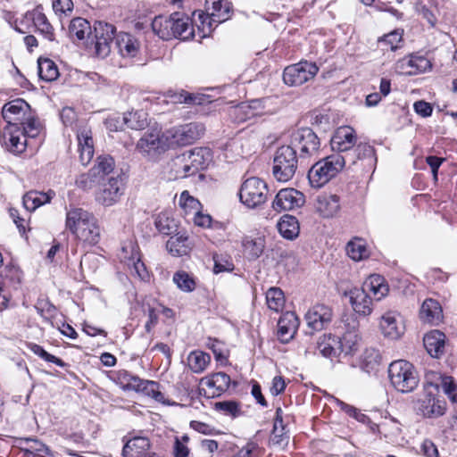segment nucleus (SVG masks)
<instances>
[{
	"instance_id": "a19ab883",
	"label": "nucleus",
	"mask_w": 457,
	"mask_h": 457,
	"mask_svg": "<svg viewBox=\"0 0 457 457\" xmlns=\"http://www.w3.org/2000/svg\"><path fill=\"white\" fill-rule=\"evenodd\" d=\"M172 22V14L169 16L159 15L152 21V29L160 38L170 40L173 38Z\"/></svg>"
},
{
	"instance_id": "e433bc0d",
	"label": "nucleus",
	"mask_w": 457,
	"mask_h": 457,
	"mask_svg": "<svg viewBox=\"0 0 457 457\" xmlns=\"http://www.w3.org/2000/svg\"><path fill=\"white\" fill-rule=\"evenodd\" d=\"M420 318L424 321L431 324H437L442 320V308L439 303L433 299H427L423 302Z\"/></svg>"
},
{
	"instance_id": "0eeeda50",
	"label": "nucleus",
	"mask_w": 457,
	"mask_h": 457,
	"mask_svg": "<svg viewBox=\"0 0 457 457\" xmlns=\"http://www.w3.org/2000/svg\"><path fill=\"white\" fill-rule=\"evenodd\" d=\"M101 183L96 193V201L104 206L116 204L125 190V177L121 171L115 172L111 177L101 178Z\"/></svg>"
},
{
	"instance_id": "a211bd4d",
	"label": "nucleus",
	"mask_w": 457,
	"mask_h": 457,
	"mask_svg": "<svg viewBox=\"0 0 457 457\" xmlns=\"http://www.w3.org/2000/svg\"><path fill=\"white\" fill-rule=\"evenodd\" d=\"M379 328L384 337L390 339H398L404 332L400 315L394 311H388L381 316Z\"/></svg>"
},
{
	"instance_id": "9d476101",
	"label": "nucleus",
	"mask_w": 457,
	"mask_h": 457,
	"mask_svg": "<svg viewBox=\"0 0 457 457\" xmlns=\"http://www.w3.org/2000/svg\"><path fill=\"white\" fill-rule=\"evenodd\" d=\"M357 142V136L353 128L349 126H344L338 128L331 140L330 145L336 154H341L342 155L353 156L355 160L354 154L352 153L353 148L355 146Z\"/></svg>"
},
{
	"instance_id": "de8ad7c7",
	"label": "nucleus",
	"mask_w": 457,
	"mask_h": 457,
	"mask_svg": "<svg viewBox=\"0 0 457 457\" xmlns=\"http://www.w3.org/2000/svg\"><path fill=\"white\" fill-rule=\"evenodd\" d=\"M154 225L160 233L167 236L178 229L177 221L167 212H161L156 216Z\"/></svg>"
},
{
	"instance_id": "ddd939ff",
	"label": "nucleus",
	"mask_w": 457,
	"mask_h": 457,
	"mask_svg": "<svg viewBox=\"0 0 457 457\" xmlns=\"http://www.w3.org/2000/svg\"><path fill=\"white\" fill-rule=\"evenodd\" d=\"M203 390L208 397H217L226 392L230 385L237 386L236 381H231L230 377L225 372H216L203 378L200 381Z\"/></svg>"
},
{
	"instance_id": "6ab92c4d",
	"label": "nucleus",
	"mask_w": 457,
	"mask_h": 457,
	"mask_svg": "<svg viewBox=\"0 0 457 457\" xmlns=\"http://www.w3.org/2000/svg\"><path fill=\"white\" fill-rule=\"evenodd\" d=\"M346 295L353 311L361 316H369L373 311V299L361 287L351 289Z\"/></svg>"
},
{
	"instance_id": "2eb2a0df",
	"label": "nucleus",
	"mask_w": 457,
	"mask_h": 457,
	"mask_svg": "<svg viewBox=\"0 0 457 457\" xmlns=\"http://www.w3.org/2000/svg\"><path fill=\"white\" fill-rule=\"evenodd\" d=\"M431 69V62L423 56L411 54L396 62L395 70L397 73L412 76L426 72Z\"/></svg>"
},
{
	"instance_id": "412c9836",
	"label": "nucleus",
	"mask_w": 457,
	"mask_h": 457,
	"mask_svg": "<svg viewBox=\"0 0 457 457\" xmlns=\"http://www.w3.org/2000/svg\"><path fill=\"white\" fill-rule=\"evenodd\" d=\"M122 253L123 262L128 267L133 270L141 279H145L148 277V272L145 263L141 261L137 246L132 244L123 246Z\"/></svg>"
},
{
	"instance_id": "f704fd0d",
	"label": "nucleus",
	"mask_w": 457,
	"mask_h": 457,
	"mask_svg": "<svg viewBox=\"0 0 457 457\" xmlns=\"http://www.w3.org/2000/svg\"><path fill=\"white\" fill-rule=\"evenodd\" d=\"M277 227L279 234L287 240H294L299 236L300 223L293 215H283L277 223Z\"/></svg>"
},
{
	"instance_id": "4be33fe9",
	"label": "nucleus",
	"mask_w": 457,
	"mask_h": 457,
	"mask_svg": "<svg viewBox=\"0 0 457 457\" xmlns=\"http://www.w3.org/2000/svg\"><path fill=\"white\" fill-rule=\"evenodd\" d=\"M246 175L248 177L242 183L238 196L245 207L254 209L257 206V178L252 175L250 170Z\"/></svg>"
},
{
	"instance_id": "72a5a7b5",
	"label": "nucleus",
	"mask_w": 457,
	"mask_h": 457,
	"mask_svg": "<svg viewBox=\"0 0 457 457\" xmlns=\"http://www.w3.org/2000/svg\"><path fill=\"white\" fill-rule=\"evenodd\" d=\"M185 154L195 173L205 169L212 161V152L206 147H197L186 152Z\"/></svg>"
},
{
	"instance_id": "79ce46f5",
	"label": "nucleus",
	"mask_w": 457,
	"mask_h": 457,
	"mask_svg": "<svg viewBox=\"0 0 457 457\" xmlns=\"http://www.w3.org/2000/svg\"><path fill=\"white\" fill-rule=\"evenodd\" d=\"M170 169L174 173L175 179H185L196 174L191 164L187 162V156L185 153L171 160Z\"/></svg>"
},
{
	"instance_id": "052dcab7",
	"label": "nucleus",
	"mask_w": 457,
	"mask_h": 457,
	"mask_svg": "<svg viewBox=\"0 0 457 457\" xmlns=\"http://www.w3.org/2000/svg\"><path fill=\"white\" fill-rule=\"evenodd\" d=\"M177 287L184 292H192L195 288L194 278L186 271H177L173 276Z\"/></svg>"
},
{
	"instance_id": "8fccbe9b",
	"label": "nucleus",
	"mask_w": 457,
	"mask_h": 457,
	"mask_svg": "<svg viewBox=\"0 0 457 457\" xmlns=\"http://www.w3.org/2000/svg\"><path fill=\"white\" fill-rule=\"evenodd\" d=\"M438 379L440 380V384H438L436 382H427L426 390L434 388L436 391H438V388L441 386L445 394L446 395H448V397L453 402H455L456 401V395H455L456 386H455L453 378L438 376Z\"/></svg>"
},
{
	"instance_id": "58836bf2",
	"label": "nucleus",
	"mask_w": 457,
	"mask_h": 457,
	"mask_svg": "<svg viewBox=\"0 0 457 457\" xmlns=\"http://www.w3.org/2000/svg\"><path fill=\"white\" fill-rule=\"evenodd\" d=\"M337 404L340 407V409L345 411L347 415L353 418L362 425L370 426V428H378L381 426H389V424L384 422V423H376L373 421L375 416H377V413H373V417L368 416L365 413H362L361 411L357 410L353 406H351L342 401H337Z\"/></svg>"
},
{
	"instance_id": "4d7b16f0",
	"label": "nucleus",
	"mask_w": 457,
	"mask_h": 457,
	"mask_svg": "<svg viewBox=\"0 0 457 457\" xmlns=\"http://www.w3.org/2000/svg\"><path fill=\"white\" fill-rule=\"evenodd\" d=\"M22 271L19 267L11 265L4 268L3 284L17 289L21 283Z\"/></svg>"
},
{
	"instance_id": "13d9d810",
	"label": "nucleus",
	"mask_w": 457,
	"mask_h": 457,
	"mask_svg": "<svg viewBox=\"0 0 457 457\" xmlns=\"http://www.w3.org/2000/svg\"><path fill=\"white\" fill-rule=\"evenodd\" d=\"M380 361V356L378 351L370 349L366 350L361 357V368L367 373L377 370Z\"/></svg>"
},
{
	"instance_id": "cd10ccee",
	"label": "nucleus",
	"mask_w": 457,
	"mask_h": 457,
	"mask_svg": "<svg viewBox=\"0 0 457 457\" xmlns=\"http://www.w3.org/2000/svg\"><path fill=\"white\" fill-rule=\"evenodd\" d=\"M340 197L337 195L318 196L316 210L323 218H332L340 211Z\"/></svg>"
},
{
	"instance_id": "0e129e2a",
	"label": "nucleus",
	"mask_w": 457,
	"mask_h": 457,
	"mask_svg": "<svg viewBox=\"0 0 457 457\" xmlns=\"http://www.w3.org/2000/svg\"><path fill=\"white\" fill-rule=\"evenodd\" d=\"M30 350L35 354H37V356H39L40 358L44 359L45 361H46L48 362H53V363L56 364L57 366L62 367V368L67 366V364L62 360L47 353L42 346H40L38 345H36V344L31 345Z\"/></svg>"
},
{
	"instance_id": "aec40b11",
	"label": "nucleus",
	"mask_w": 457,
	"mask_h": 457,
	"mask_svg": "<svg viewBox=\"0 0 457 457\" xmlns=\"http://www.w3.org/2000/svg\"><path fill=\"white\" fill-rule=\"evenodd\" d=\"M299 320L295 312H287L278 320V337L283 344L294 338L299 327Z\"/></svg>"
},
{
	"instance_id": "09e8293b",
	"label": "nucleus",
	"mask_w": 457,
	"mask_h": 457,
	"mask_svg": "<svg viewBox=\"0 0 457 457\" xmlns=\"http://www.w3.org/2000/svg\"><path fill=\"white\" fill-rule=\"evenodd\" d=\"M21 132L30 138H35L41 133L43 127L33 112L20 124Z\"/></svg>"
},
{
	"instance_id": "c9c22d12",
	"label": "nucleus",
	"mask_w": 457,
	"mask_h": 457,
	"mask_svg": "<svg viewBox=\"0 0 457 457\" xmlns=\"http://www.w3.org/2000/svg\"><path fill=\"white\" fill-rule=\"evenodd\" d=\"M54 195V192L52 190L46 193L29 191L22 198L23 206L27 211L33 212L41 205L49 203Z\"/></svg>"
},
{
	"instance_id": "338daca9",
	"label": "nucleus",
	"mask_w": 457,
	"mask_h": 457,
	"mask_svg": "<svg viewBox=\"0 0 457 457\" xmlns=\"http://www.w3.org/2000/svg\"><path fill=\"white\" fill-rule=\"evenodd\" d=\"M22 441L28 445V447L25 450L30 453H37L39 454H49L50 453L49 448L37 438L27 437L22 439Z\"/></svg>"
},
{
	"instance_id": "20e7f679",
	"label": "nucleus",
	"mask_w": 457,
	"mask_h": 457,
	"mask_svg": "<svg viewBox=\"0 0 457 457\" xmlns=\"http://www.w3.org/2000/svg\"><path fill=\"white\" fill-rule=\"evenodd\" d=\"M388 377L391 385L401 393H410L419 384L415 368L411 362L404 360H397L390 363Z\"/></svg>"
},
{
	"instance_id": "c756f323",
	"label": "nucleus",
	"mask_w": 457,
	"mask_h": 457,
	"mask_svg": "<svg viewBox=\"0 0 457 457\" xmlns=\"http://www.w3.org/2000/svg\"><path fill=\"white\" fill-rule=\"evenodd\" d=\"M423 343L430 356L439 358L445 352V335L439 330H432L425 335Z\"/></svg>"
},
{
	"instance_id": "f257e3e1",
	"label": "nucleus",
	"mask_w": 457,
	"mask_h": 457,
	"mask_svg": "<svg viewBox=\"0 0 457 457\" xmlns=\"http://www.w3.org/2000/svg\"><path fill=\"white\" fill-rule=\"evenodd\" d=\"M66 228L80 242L96 245L101 239V228L95 215L83 208H71L66 212Z\"/></svg>"
},
{
	"instance_id": "1a4fd4ad",
	"label": "nucleus",
	"mask_w": 457,
	"mask_h": 457,
	"mask_svg": "<svg viewBox=\"0 0 457 457\" xmlns=\"http://www.w3.org/2000/svg\"><path fill=\"white\" fill-rule=\"evenodd\" d=\"M114 25L97 21L94 24L96 54L101 58L106 57L111 52V46L115 37Z\"/></svg>"
},
{
	"instance_id": "393cba45",
	"label": "nucleus",
	"mask_w": 457,
	"mask_h": 457,
	"mask_svg": "<svg viewBox=\"0 0 457 457\" xmlns=\"http://www.w3.org/2000/svg\"><path fill=\"white\" fill-rule=\"evenodd\" d=\"M4 139L7 148L12 153L20 154L26 149L27 137L20 127L7 126L4 132Z\"/></svg>"
},
{
	"instance_id": "423d86ee",
	"label": "nucleus",
	"mask_w": 457,
	"mask_h": 457,
	"mask_svg": "<svg viewBox=\"0 0 457 457\" xmlns=\"http://www.w3.org/2000/svg\"><path fill=\"white\" fill-rule=\"evenodd\" d=\"M299 156L295 149L288 145L278 147L274 154L272 174L279 182H287L293 179L297 170Z\"/></svg>"
},
{
	"instance_id": "69168bd1",
	"label": "nucleus",
	"mask_w": 457,
	"mask_h": 457,
	"mask_svg": "<svg viewBox=\"0 0 457 457\" xmlns=\"http://www.w3.org/2000/svg\"><path fill=\"white\" fill-rule=\"evenodd\" d=\"M403 34L399 30H394L385 35L379 42L389 48L392 51H395L400 47L399 44L402 42Z\"/></svg>"
},
{
	"instance_id": "dca6fc26",
	"label": "nucleus",
	"mask_w": 457,
	"mask_h": 457,
	"mask_svg": "<svg viewBox=\"0 0 457 457\" xmlns=\"http://www.w3.org/2000/svg\"><path fill=\"white\" fill-rule=\"evenodd\" d=\"M212 12L211 13H200L199 20L203 25V30L204 31V26L207 24L209 30L212 27V23H221L226 21L230 17L231 4L228 0H215L212 1Z\"/></svg>"
},
{
	"instance_id": "e2e57ef3",
	"label": "nucleus",
	"mask_w": 457,
	"mask_h": 457,
	"mask_svg": "<svg viewBox=\"0 0 457 457\" xmlns=\"http://www.w3.org/2000/svg\"><path fill=\"white\" fill-rule=\"evenodd\" d=\"M96 176V171L91 169L88 172L80 174L77 178L76 185L83 190H89L95 187Z\"/></svg>"
},
{
	"instance_id": "2f4dec72",
	"label": "nucleus",
	"mask_w": 457,
	"mask_h": 457,
	"mask_svg": "<svg viewBox=\"0 0 457 457\" xmlns=\"http://www.w3.org/2000/svg\"><path fill=\"white\" fill-rule=\"evenodd\" d=\"M428 391L426 398L421 401L419 411L427 418H435L444 414L445 402L433 396L432 391Z\"/></svg>"
},
{
	"instance_id": "bb28decb",
	"label": "nucleus",
	"mask_w": 457,
	"mask_h": 457,
	"mask_svg": "<svg viewBox=\"0 0 457 457\" xmlns=\"http://www.w3.org/2000/svg\"><path fill=\"white\" fill-rule=\"evenodd\" d=\"M25 18L33 22L37 30L43 35L45 38L49 41L54 39V29L39 7H37L31 12H28Z\"/></svg>"
},
{
	"instance_id": "39448f33",
	"label": "nucleus",
	"mask_w": 457,
	"mask_h": 457,
	"mask_svg": "<svg viewBox=\"0 0 457 457\" xmlns=\"http://www.w3.org/2000/svg\"><path fill=\"white\" fill-rule=\"evenodd\" d=\"M299 153L300 162L316 157L320 150V139L310 128H301L291 134L290 145Z\"/></svg>"
},
{
	"instance_id": "c03bdc74",
	"label": "nucleus",
	"mask_w": 457,
	"mask_h": 457,
	"mask_svg": "<svg viewBox=\"0 0 457 457\" xmlns=\"http://www.w3.org/2000/svg\"><path fill=\"white\" fill-rule=\"evenodd\" d=\"M169 97L173 104H184L187 105L203 104L205 101L204 96L189 93L181 89L180 91H170Z\"/></svg>"
},
{
	"instance_id": "3c124183",
	"label": "nucleus",
	"mask_w": 457,
	"mask_h": 457,
	"mask_svg": "<svg viewBox=\"0 0 457 457\" xmlns=\"http://www.w3.org/2000/svg\"><path fill=\"white\" fill-rule=\"evenodd\" d=\"M352 153L354 154L356 162L358 160L364 161L369 166L376 162L375 150L367 143L356 144Z\"/></svg>"
},
{
	"instance_id": "774afa93",
	"label": "nucleus",
	"mask_w": 457,
	"mask_h": 457,
	"mask_svg": "<svg viewBox=\"0 0 457 457\" xmlns=\"http://www.w3.org/2000/svg\"><path fill=\"white\" fill-rule=\"evenodd\" d=\"M232 112L239 121H245L250 117L255 115L254 109L246 103H242L239 105L234 107Z\"/></svg>"
},
{
	"instance_id": "49530a36",
	"label": "nucleus",
	"mask_w": 457,
	"mask_h": 457,
	"mask_svg": "<svg viewBox=\"0 0 457 457\" xmlns=\"http://www.w3.org/2000/svg\"><path fill=\"white\" fill-rule=\"evenodd\" d=\"M210 355L202 351H194L187 357L188 367L195 373L203 372L210 363Z\"/></svg>"
},
{
	"instance_id": "37998d69",
	"label": "nucleus",
	"mask_w": 457,
	"mask_h": 457,
	"mask_svg": "<svg viewBox=\"0 0 457 457\" xmlns=\"http://www.w3.org/2000/svg\"><path fill=\"white\" fill-rule=\"evenodd\" d=\"M91 34L90 23L83 18L71 20L69 25V37L71 40H84Z\"/></svg>"
},
{
	"instance_id": "f03ea898",
	"label": "nucleus",
	"mask_w": 457,
	"mask_h": 457,
	"mask_svg": "<svg viewBox=\"0 0 457 457\" xmlns=\"http://www.w3.org/2000/svg\"><path fill=\"white\" fill-rule=\"evenodd\" d=\"M355 164L353 156L333 154L317 162L309 170L308 179L312 187L320 188L334 178L346 165Z\"/></svg>"
},
{
	"instance_id": "7c9ffc66",
	"label": "nucleus",
	"mask_w": 457,
	"mask_h": 457,
	"mask_svg": "<svg viewBox=\"0 0 457 457\" xmlns=\"http://www.w3.org/2000/svg\"><path fill=\"white\" fill-rule=\"evenodd\" d=\"M116 46L119 53L123 57H135L138 52L140 44L138 40L129 33H120L116 37Z\"/></svg>"
},
{
	"instance_id": "680f3d73",
	"label": "nucleus",
	"mask_w": 457,
	"mask_h": 457,
	"mask_svg": "<svg viewBox=\"0 0 457 457\" xmlns=\"http://www.w3.org/2000/svg\"><path fill=\"white\" fill-rule=\"evenodd\" d=\"M179 206L185 211L186 213L194 212H196L201 204L200 202L189 195L188 191H183L179 199Z\"/></svg>"
},
{
	"instance_id": "4c0bfd02",
	"label": "nucleus",
	"mask_w": 457,
	"mask_h": 457,
	"mask_svg": "<svg viewBox=\"0 0 457 457\" xmlns=\"http://www.w3.org/2000/svg\"><path fill=\"white\" fill-rule=\"evenodd\" d=\"M167 250L174 256L187 255L191 248L188 237L183 233H177L170 237L166 244Z\"/></svg>"
},
{
	"instance_id": "bf43d9fd",
	"label": "nucleus",
	"mask_w": 457,
	"mask_h": 457,
	"mask_svg": "<svg viewBox=\"0 0 457 457\" xmlns=\"http://www.w3.org/2000/svg\"><path fill=\"white\" fill-rule=\"evenodd\" d=\"M114 159L112 156L105 155L98 157L97 164L92 170L96 171V175L102 172V178H107L112 176L111 173H114Z\"/></svg>"
},
{
	"instance_id": "473e14b6",
	"label": "nucleus",
	"mask_w": 457,
	"mask_h": 457,
	"mask_svg": "<svg viewBox=\"0 0 457 457\" xmlns=\"http://www.w3.org/2000/svg\"><path fill=\"white\" fill-rule=\"evenodd\" d=\"M339 343V337L331 334H325L319 338L317 350L322 356L333 360L340 355Z\"/></svg>"
},
{
	"instance_id": "7ed1b4c3",
	"label": "nucleus",
	"mask_w": 457,
	"mask_h": 457,
	"mask_svg": "<svg viewBox=\"0 0 457 457\" xmlns=\"http://www.w3.org/2000/svg\"><path fill=\"white\" fill-rule=\"evenodd\" d=\"M117 379L124 389L142 392L144 395L164 405H178L176 402L165 397L161 385L156 381L142 379L127 370L118 371Z\"/></svg>"
},
{
	"instance_id": "9b49d317",
	"label": "nucleus",
	"mask_w": 457,
	"mask_h": 457,
	"mask_svg": "<svg viewBox=\"0 0 457 457\" xmlns=\"http://www.w3.org/2000/svg\"><path fill=\"white\" fill-rule=\"evenodd\" d=\"M307 327L312 332L320 331L327 328L333 318V311L329 305L316 303L305 313Z\"/></svg>"
},
{
	"instance_id": "a18cd8bd",
	"label": "nucleus",
	"mask_w": 457,
	"mask_h": 457,
	"mask_svg": "<svg viewBox=\"0 0 457 457\" xmlns=\"http://www.w3.org/2000/svg\"><path fill=\"white\" fill-rule=\"evenodd\" d=\"M37 68L39 78L45 81H54L59 76L56 64L50 59L39 58L37 61Z\"/></svg>"
},
{
	"instance_id": "f3484780",
	"label": "nucleus",
	"mask_w": 457,
	"mask_h": 457,
	"mask_svg": "<svg viewBox=\"0 0 457 457\" xmlns=\"http://www.w3.org/2000/svg\"><path fill=\"white\" fill-rule=\"evenodd\" d=\"M202 123L191 122L175 128L172 130L174 143L179 145H187L199 139L204 133Z\"/></svg>"
},
{
	"instance_id": "a878e982",
	"label": "nucleus",
	"mask_w": 457,
	"mask_h": 457,
	"mask_svg": "<svg viewBox=\"0 0 457 457\" xmlns=\"http://www.w3.org/2000/svg\"><path fill=\"white\" fill-rule=\"evenodd\" d=\"M375 301H380L388 294V286L385 278L378 274L370 275L361 287Z\"/></svg>"
},
{
	"instance_id": "6e6d98bb",
	"label": "nucleus",
	"mask_w": 457,
	"mask_h": 457,
	"mask_svg": "<svg viewBox=\"0 0 457 457\" xmlns=\"http://www.w3.org/2000/svg\"><path fill=\"white\" fill-rule=\"evenodd\" d=\"M124 124L131 129H143L147 125L146 113L140 112H130L123 114Z\"/></svg>"
},
{
	"instance_id": "6e6552de",
	"label": "nucleus",
	"mask_w": 457,
	"mask_h": 457,
	"mask_svg": "<svg viewBox=\"0 0 457 457\" xmlns=\"http://www.w3.org/2000/svg\"><path fill=\"white\" fill-rule=\"evenodd\" d=\"M318 71L316 63L301 61L285 68L283 80L287 86L298 87L313 79Z\"/></svg>"
},
{
	"instance_id": "c85d7f7f",
	"label": "nucleus",
	"mask_w": 457,
	"mask_h": 457,
	"mask_svg": "<svg viewBox=\"0 0 457 457\" xmlns=\"http://www.w3.org/2000/svg\"><path fill=\"white\" fill-rule=\"evenodd\" d=\"M79 159L83 165H87L94 156V143L91 131L87 128L79 130L78 135Z\"/></svg>"
},
{
	"instance_id": "f8f14e48",
	"label": "nucleus",
	"mask_w": 457,
	"mask_h": 457,
	"mask_svg": "<svg viewBox=\"0 0 457 457\" xmlns=\"http://www.w3.org/2000/svg\"><path fill=\"white\" fill-rule=\"evenodd\" d=\"M32 112L30 105L21 98H16L6 103L2 108L4 120L8 123L7 126L20 127V124L30 115Z\"/></svg>"
},
{
	"instance_id": "5fc2aeb1",
	"label": "nucleus",
	"mask_w": 457,
	"mask_h": 457,
	"mask_svg": "<svg viewBox=\"0 0 457 457\" xmlns=\"http://www.w3.org/2000/svg\"><path fill=\"white\" fill-rule=\"evenodd\" d=\"M172 32L173 37H182L187 38L191 33H187L190 23L187 17H185L182 13L174 12L172 13Z\"/></svg>"
},
{
	"instance_id": "864d4df0",
	"label": "nucleus",
	"mask_w": 457,
	"mask_h": 457,
	"mask_svg": "<svg viewBox=\"0 0 457 457\" xmlns=\"http://www.w3.org/2000/svg\"><path fill=\"white\" fill-rule=\"evenodd\" d=\"M348 256L353 261H361L369 255L365 242L361 238L350 241L346 245Z\"/></svg>"
},
{
	"instance_id": "ea45409f",
	"label": "nucleus",
	"mask_w": 457,
	"mask_h": 457,
	"mask_svg": "<svg viewBox=\"0 0 457 457\" xmlns=\"http://www.w3.org/2000/svg\"><path fill=\"white\" fill-rule=\"evenodd\" d=\"M162 142L158 132L145 133L137 141V150L144 155H152L157 153Z\"/></svg>"
},
{
	"instance_id": "b1692460",
	"label": "nucleus",
	"mask_w": 457,
	"mask_h": 457,
	"mask_svg": "<svg viewBox=\"0 0 457 457\" xmlns=\"http://www.w3.org/2000/svg\"><path fill=\"white\" fill-rule=\"evenodd\" d=\"M353 324L351 328L346 330L342 337H339L340 345L339 353L345 355H353L360 347L361 337L357 332L358 322L353 321Z\"/></svg>"
},
{
	"instance_id": "4468645a",
	"label": "nucleus",
	"mask_w": 457,
	"mask_h": 457,
	"mask_svg": "<svg viewBox=\"0 0 457 457\" xmlns=\"http://www.w3.org/2000/svg\"><path fill=\"white\" fill-rule=\"evenodd\" d=\"M305 202L302 192L295 188H284L278 191L272 202V207L278 212L290 211L303 205Z\"/></svg>"
},
{
	"instance_id": "603ef678",
	"label": "nucleus",
	"mask_w": 457,
	"mask_h": 457,
	"mask_svg": "<svg viewBox=\"0 0 457 457\" xmlns=\"http://www.w3.org/2000/svg\"><path fill=\"white\" fill-rule=\"evenodd\" d=\"M266 303L268 308L278 312L285 304V297L283 291L278 287H270L266 292Z\"/></svg>"
},
{
	"instance_id": "5701e85b",
	"label": "nucleus",
	"mask_w": 457,
	"mask_h": 457,
	"mask_svg": "<svg viewBox=\"0 0 457 457\" xmlns=\"http://www.w3.org/2000/svg\"><path fill=\"white\" fill-rule=\"evenodd\" d=\"M150 442L146 436H134L129 439L122 449L124 457H154L150 452Z\"/></svg>"
}]
</instances>
